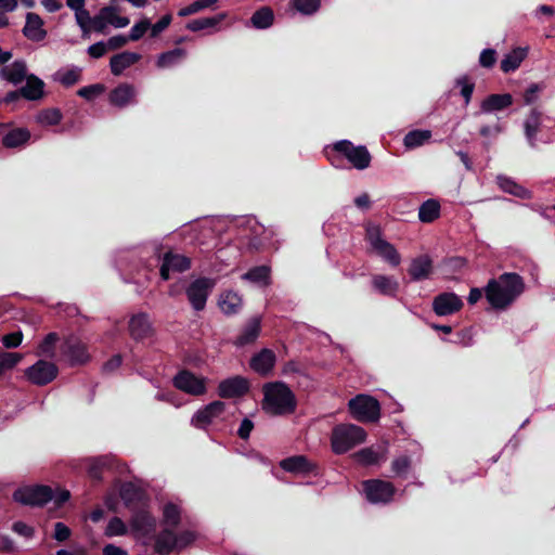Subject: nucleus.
Returning <instances> with one entry per match:
<instances>
[{"mask_svg": "<svg viewBox=\"0 0 555 555\" xmlns=\"http://www.w3.org/2000/svg\"><path fill=\"white\" fill-rule=\"evenodd\" d=\"M62 353L72 365L85 364L90 360L86 344L74 336L65 339L62 345Z\"/></svg>", "mask_w": 555, "mask_h": 555, "instance_id": "nucleus-14", "label": "nucleus"}, {"mask_svg": "<svg viewBox=\"0 0 555 555\" xmlns=\"http://www.w3.org/2000/svg\"><path fill=\"white\" fill-rule=\"evenodd\" d=\"M129 333L135 340H141L152 334V324L147 314L138 313L129 321Z\"/></svg>", "mask_w": 555, "mask_h": 555, "instance_id": "nucleus-24", "label": "nucleus"}, {"mask_svg": "<svg viewBox=\"0 0 555 555\" xmlns=\"http://www.w3.org/2000/svg\"><path fill=\"white\" fill-rule=\"evenodd\" d=\"M293 7L304 15H312L321 7L320 0H293Z\"/></svg>", "mask_w": 555, "mask_h": 555, "instance_id": "nucleus-50", "label": "nucleus"}, {"mask_svg": "<svg viewBox=\"0 0 555 555\" xmlns=\"http://www.w3.org/2000/svg\"><path fill=\"white\" fill-rule=\"evenodd\" d=\"M218 305L224 314L232 315L242 308V298L237 293L228 291L220 295Z\"/></svg>", "mask_w": 555, "mask_h": 555, "instance_id": "nucleus-35", "label": "nucleus"}, {"mask_svg": "<svg viewBox=\"0 0 555 555\" xmlns=\"http://www.w3.org/2000/svg\"><path fill=\"white\" fill-rule=\"evenodd\" d=\"M23 34L27 39L35 42L43 40L47 36V31L43 28L42 18L36 13H27Z\"/></svg>", "mask_w": 555, "mask_h": 555, "instance_id": "nucleus-21", "label": "nucleus"}, {"mask_svg": "<svg viewBox=\"0 0 555 555\" xmlns=\"http://www.w3.org/2000/svg\"><path fill=\"white\" fill-rule=\"evenodd\" d=\"M499 186L506 193H509L519 198H530L531 193L524 186L517 184L514 180L508 177L499 176L498 177Z\"/></svg>", "mask_w": 555, "mask_h": 555, "instance_id": "nucleus-39", "label": "nucleus"}, {"mask_svg": "<svg viewBox=\"0 0 555 555\" xmlns=\"http://www.w3.org/2000/svg\"><path fill=\"white\" fill-rule=\"evenodd\" d=\"M102 13L107 18V23L115 28H124L129 25L130 21L126 16H119L117 9L114 7H104Z\"/></svg>", "mask_w": 555, "mask_h": 555, "instance_id": "nucleus-48", "label": "nucleus"}, {"mask_svg": "<svg viewBox=\"0 0 555 555\" xmlns=\"http://www.w3.org/2000/svg\"><path fill=\"white\" fill-rule=\"evenodd\" d=\"M57 366L46 360H38L25 370L26 378L34 385L44 386L57 376Z\"/></svg>", "mask_w": 555, "mask_h": 555, "instance_id": "nucleus-12", "label": "nucleus"}, {"mask_svg": "<svg viewBox=\"0 0 555 555\" xmlns=\"http://www.w3.org/2000/svg\"><path fill=\"white\" fill-rule=\"evenodd\" d=\"M363 494L374 505H387L395 500L397 489L392 482L383 479H369L362 482Z\"/></svg>", "mask_w": 555, "mask_h": 555, "instance_id": "nucleus-6", "label": "nucleus"}, {"mask_svg": "<svg viewBox=\"0 0 555 555\" xmlns=\"http://www.w3.org/2000/svg\"><path fill=\"white\" fill-rule=\"evenodd\" d=\"M366 238L373 250L385 261L393 267L400 263L401 257L399 253L392 244L383 238L379 227L369 224L366 228Z\"/></svg>", "mask_w": 555, "mask_h": 555, "instance_id": "nucleus-8", "label": "nucleus"}, {"mask_svg": "<svg viewBox=\"0 0 555 555\" xmlns=\"http://www.w3.org/2000/svg\"><path fill=\"white\" fill-rule=\"evenodd\" d=\"M246 223L250 228L255 236V238L250 242V246L254 248H258L262 242L256 238L264 232V229L255 219H248Z\"/></svg>", "mask_w": 555, "mask_h": 555, "instance_id": "nucleus-60", "label": "nucleus"}, {"mask_svg": "<svg viewBox=\"0 0 555 555\" xmlns=\"http://www.w3.org/2000/svg\"><path fill=\"white\" fill-rule=\"evenodd\" d=\"M433 261L427 255L414 258L409 268V274L413 281H422L431 274Z\"/></svg>", "mask_w": 555, "mask_h": 555, "instance_id": "nucleus-28", "label": "nucleus"}, {"mask_svg": "<svg viewBox=\"0 0 555 555\" xmlns=\"http://www.w3.org/2000/svg\"><path fill=\"white\" fill-rule=\"evenodd\" d=\"M524 132L532 149L555 141V119L535 108L524 120Z\"/></svg>", "mask_w": 555, "mask_h": 555, "instance_id": "nucleus-3", "label": "nucleus"}, {"mask_svg": "<svg viewBox=\"0 0 555 555\" xmlns=\"http://www.w3.org/2000/svg\"><path fill=\"white\" fill-rule=\"evenodd\" d=\"M28 74L27 65L23 60H16L10 65H5L0 69V78L16 86L25 80Z\"/></svg>", "mask_w": 555, "mask_h": 555, "instance_id": "nucleus-20", "label": "nucleus"}, {"mask_svg": "<svg viewBox=\"0 0 555 555\" xmlns=\"http://www.w3.org/2000/svg\"><path fill=\"white\" fill-rule=\"evenodd\" d=\"M0 341L7 349L17 348L23 341V333L21 331H16L2 335Z\"/></svg>", "mask_w": 555, "mask_h": 555, "instance_id": "nucleus-56", "label": "nucleus"}, {"mask_svg": "<svg viewBox=\"0 0 555 555\" xmlns=\"http://www.w3.org/2000/svg\"><path fill=\"white\" fill-rule=\"evenodd\" d=\"M228 17L225 12H221L215 16L196 18L188 23L186 28L191 31H199L204 29H211L212 31L220 30V23Z\"/></svg>", "mask_w": 555, "mask_h": 555, "instance_id": "nucleus-31", "label": "nucleus"}, {"mask_svg": "<svg viewBox=\"0 0 555 555\" xmlns=\"http://www.w3.org/2000/svg\"><path fill=\"white\" fill-rule=\"evenodd\" d=\"M83 464L87 468L88 475L94 480H101L104 468L108 465V459L105 456L86 459Z\"/></svg>", "mask_w": 555, "mask_h": 555, "instance_id": "nucleus-43", "label": "nucleus"}, {"mask_svg": "<svg viewBox=\"0 0 555 555\" xmlns=\"http://www.w3.org/2000/svg\"><path fill=\"white\" fill-rule=\"evenodd\" d=\"M171 15L166 14L164 15L158 22L155 24H151V36L157 37L159 34H162L171 23Z\"/></svg>", "mask_w": 555, "mask_h": 555, "instance_id": "nucleus-61", "label": "nucleus"}, {"mask_svg": "<svg viewBox=\"0 0 555 555\" xmlns=\"http://www.w3.org/2000/svg\"><path fill=\"white\" fill-rule=\"evenodd\" d=\"M188 56V51L183 48H176L160 53L156 60V66L159 69H168L180 65Z\"/></svg>", "mask_w": 555, "mask_h": 555, "instance_id": "nucleus-30", "label": "nucleus"}, {"mask_svg": "<svg viewBox=\"0 0 555 555\" xmlns=\"http://www.w3.org/2000/svg\"><path fill=\"white\" fill-rule=\"evenodd\" d=\"M107 51L108 48L104 41H99L88 48V54L93 59L102 57Z\"/></svg>", "mask_w": 555, "mask_h": 555, "instance_id": "nucleus-64", "label": "nucleus"}, {"mask_svg": "<svg viewBox=\"0 0 555 555\" xmlns=\"http://www.w3.org/2000/svg\"><path fill=\"white\" fill-rule=\"evenodd\" d=\"M172 383L177 389L188 395L202 396L206 392V379L186 370L179 372Z\"/></svg>", "mask_w": 555, "mask_h": 555, "instance_id": "nucleus-13", "label": "nucleus"}, {"mask_svg": "<svg viewBox=\"0 0 555 555\" xmlns=\"http://www.w3.org/2000/svg\"><path fill=\"white\" fill-rule=\"evenodd\" d=\"M151 22L149 18H142L141 21L137 22L130 29L129 33V40L131 41H138L141 39L144 34L150 29Z\"/></svg>", "mask_w": 555, "mask_h": 555, "instance_id": "nucleus-54", "label": "nucleus"}, {"mask_svg": "<svg viewBox=\"0 0 555 555\" xmlns=\"http://www.w3.org/2000/svg\"><path fill=\"white\" fill-rule=\"evenodd\" d=\"M496 62V52L493 49H485L479 55V64L482 67L491 68Z\"/></svg>", "mask_w": 555, "mask_h": 555, "instance_id": "nucleus-59", "label": "nucleus"}, {"mask_svg": "<svg viewBox=\"0 0 555 555\" xmlns=\"http://www.w3.org/2000/svg\"><path fill=\"white\" fill-rule=\"evenodd\" d=\"M225 403L214 401L203 409H199L191 418V424L199 429H205L210 425L225 421Z\"/></svg>", "mask_w": 555, "mask_h": 555, "instance_id": "nucleus-9", "label": "nucleus"}, {"mask_svg": "<svg viewBox=\"0 0 555 555\" xmlns=\"http://www.w3.org/2000/svg\"><path fill=\"white\" fill-rule=\"evenodd\" d=\"M456 85L461 87V94L465 100V105H467L472 99L475 85L469 81L467 76H462L456 79Z\"/></svg>", "mask_w": 555, "mask_h": 555, "instance_id": "nucleus-57", "label": "nucleus"}, {"mask_svg": "<svg viewBox=\"0 0 555 555\" xmlns=\"http://www.w3.org/2000/svg\"><path fill=\"white\" fill-rule=\"evenodd\" d=\"M331 164L336 168H344V157L358 170L366 169L371 164V154L364 145H353L348 140H341L333 144L326 152Z\"/></svg>", "mask_w": 555, "mask_h": 555, "instance_id": "nucleus-4", "label": "nucleus"}, {"mask_svg": "<svg viewBox=\"0 0 555 555\" xmlns=\"http://www.w3.org/2000/svg\"><path fill=\"white\" fill-rule=\"evenodd\" d=\"M528 48H515L504 55L501 61V69L504 73L515 72L527 57Z\"/></svg>", "mask_w": 555, "mask_h": 555, "instance_id": "nucleus-33", "label": "nucleus"}, {"mask_svg": "<svg viewBox=\"0 0 555 555\" xmlns=\"http://www.w3.org/2000/svg\"><path fill=\"white\" fill-rule=\"evenodd\" d=\"M366 431L354 424L343 423L334 426L331 434V448L335 454H345L366 440Z\"/></svg>", "mask_w": 555, "mask_h": 555, "instance_id": "nucleus-5", "label": "nucleus"}, {"mask_svg": "<svg viewBox=\"0 0 555 555\" xmlns=\"http://www.w3.org/2000/svg\"><path fill=\"white\" fill-rule=\"evenodd\" d=\"M119 494L126 505L131 504L132 502L139 500L141 496V492L138 487L131 482L122 483L119 489Z\"/></svg>", "mask_w": 555, "mask_h": 555, "instance_id": "nucleus-51", "label": "nucleus"}, {"mask_svg": "<svg viewBox=\"0 0 555 555\" xmlns=\"http://www.w3.org/2000/svg\"><path fill=\"white\" fill-rule=\"evenodd\" d=\"M525 291L522 278L517 273H503L490 280L486 286V298L499 310L509 307Z\"/></svg>", "mask_w": 555, "mask_h": 555, "instance_id": "nucleus-1", "label": "nucleus"}, {"mask_svg": "<svg viewBox=\"0 0 555 555\" xmlns=\"http://www.w3.org/2000/svg\"><path fill=\"white\" fill-rule=\"evenodd\" d=\"M242 279L260 286H267L270 283V268L267 266L253 268L244 273Z\"/></svg>", "mask_w": 555, "mask_h": 555, "instance_id": "nucleus-41", "label": "nucleus"}, {"mask_svg": "<svg viewBox=\"0 0 555 555\" xmlns=\"http://www.w3.org/2000/svg\"><path fill=\"white\" fill-rule=\"evenodd\" d=\"M248 382L241 376H234L222 380L218 386V395L221 398H235L248 391Z\"/></svg>", "mask_w": 555, "mask_h": 555, "instance_id": "nucleus-19", "label": "nucleus"}, {"mask_svg": "<svg viewBox=\"0 0 555 555\" xmlns=\"http://www.w3.org/2000/svg\"><path fill=\"white\" fill-rule=\"evenodd\" d=\"M216 3H217V0H196V1L192 2L190 5L182 8L179 11L178 15L182 16V17L189 16V15L195 14L199 11H203L209 7H212Z\"/></svg>", "mask_w": 555, "mask_h": 555, "instance_id": "nucleus-52", "label": "nucleus"}, {"mask_svg": "<svg viewBox=\"0 0 555 555\" xmlns=\"http://www.w3.org/2000/svg\"><path fill=\"white\" fill-rule=\"evenodd\" d=\"M163 516L167 526L176 527L180 521L181 508L178 504L168 502L164 505Z\"/></svg>", "mask_w": 555, "mask_h": 555, "instance_id": "nucleus-47", "label": "nucleus"}, {"mask_svg": "<svg viewBox=\"0 0 555 555\" xmlns=\"http://www.w3.org/2000/svg\"><path fill=\"white\" fill-rule=\"evenodd\" d=\"M262 410L269 415L291 414L296 409V398L291 388L282 382L267 383L262 387Z\"/></svg>", "mask_w": 555, "mask_h": 555, "instance_id": "nucleus-2", "label": "nucleus"}, {"mask_svg": "<svg viewBox=\"0 0 555 555\" xmlns=\"http://www.w3.org/2000/svg\"><path fill=\"white\" fill-rule=\"evenodd\" d=\"M513 104V96L509 93L491 94L487 96L480 105V112L490 114L502 111Z\"/></svg>", "mask_w": 555, "mask_h": 555, "instance_id": "nucleus-29", "label": "nucleus"}, {"mask_svg": "<svg viewBox=\"0 0 555 555\" xmlns=\"http://www.w3.org/2000/svg\"><path fill=\"white\" fill-rule=\"evenodd\" d=\"M0 138L8 149L23 146L30 139V132L26 128H10L0 124Z\"/></svg>", "mask_w": 555, "mask_h": 555, "instance_id": "nucleus-18", "label": "nucleus"}, {"mask_svg": "<svg viewBox=\"0 0 555 555\" xmlns=\"http://www.w3.org/2000/svg\"><path fill=\"white\" fill-rule=\"evenodd\" d=\"M273 22L274 12L270 7L259 8L249 20V24L256 29H268L273 25Z\"/></svg>", "mask_w": 555, "mask_h": 555, "instance_id": "nucleus-36", "label": "nucleus"}, {"mask_svg": "<svg viewBox=\"0 0 555 555\" xmlns=\"http://www.w3.org/2000/svg\"><path fill=\"white\" fill-rule=\"evenodd\" d=\"M59 340L56 333L48 334L38 347V356H44L48 358L54 357L55 344Z\"/></svg>", "mask_w": 555, "mask_h": 555, "instance_id": "nucleus-49", "label": "nucleus"}, {"mask_svg": "<svg viewBox=\"0 0 555 555\" xmlns=\"http://www.w3.org/2000/svg\"><path fill=\"white\" fill-rule=\"evenodd\" d=\"M13 498L24 505H43L52 501V489L47 486L24 487L16 490Z\"/></svg>", "mask_w": 555, "mask_h": 555, "instance_id": "nucleus-11", "label": "nucleus"}, {"mask_svg": "<svg viewBox=\"0 0 555 555\" xmlns=\"http://www.w3.org/2000/svg\"><path fill=\"white\" fill-rule=\"evenodd\" d=\"M411 468V460L406 455L396 457L391 463V469L397 476H405Z\"/></svg>", "mask_w": 555, "mask_h": 555, "instance_id": "nucleus-55", "label": "nucleus"}, {"mask_svg": "<svg viewBox=\"0 0 555 555\" xmlns=\"http://www.w3.org/2000/svg\"><path fill=\"white\" fill-rule=\"evenodd\" d=\"M127 532L125 522L118 518L113 517L105 529V535L108 538L124 535Z\"/></svg>", "mask_w": 555, "mask_h": 555, "instance_id": "nucleus-53", "label": "nucleus"}, {"mask_svg": "<svg viewBox=\"0 0 555 555\" xmlns=\"http://www.w3.org/2000/svg\"><path fill=\"white\" fill-rule=\"evenodd\" d=\"M62 120V113L57 108H49L36 115V121L41 126H54Z\"/></svg>", "mask_w": 555, "mask_h": 555, "instance_id": "nucleus-46", "label": "nucleus"}, {"mask_svg": "<svg viewBox=\"0 0 555 555\" xmlns=\"http://www.w3.org/2000/svg\"><path fill=\"white\" fill-rule=\"evenodd\" d=\"M430 138L431 131L428 129L412 130L404 135L403 145L408 150H414L429 142Z\"/></svg>", "mask_w": 555, "mask_h": 555, "instance_id": "nucleus-37", "label": "nucleus"}, {"mask_svg": "<svg viewBox=\"0 0 555 555\" xmlns=\"http://www.w3.org/2000/svg\"><path fill=\"white\" fill-rule=\"evenodd\" d=\"M440 216V204L436 199L425 201L418 209V219L422 222L429 223Z\"/></svg>", "mask_w": 555, "mask_h": 555, "instance_id": "nucleus-40", "label": "nucleus"}, {"mask_svg": "<svg viewBox=\"0 0 555 555\" xmlns=\"http://www.w3.org/2000/svg\"><path fill=\"white\" fill-rule=\"evenodd\" d=\"M373 288L385 296H396L399 283L398 281L388 275L376 274L372 278Z\"/></svg>", "mask_w": 555, "mask_h": 555, "instance_id": "nucleus-34", "label": "nucleus"}, {"mask_svg": "<svg viewBox=\"0 0 555 555\" xmlns=\"http://www.w3.org/2000/svg\"><path fill=\"white\" fill-rule=\"evenodd\" d=\"M275 353L270 349H262L250 359V367L260 375L269 374L275 364Z\"/></svg>", "mask_w": 555, "mask_h": 555, "instance_id": "nucleus-22", "label": "nucleus"}, {"mask_svg": "<svg viewBox=\"0 0 555 555\" xmlns=\"http://www.w3.org/2000/svg\"><path fill=\"white\" fill-rule=\"evenodd\" d=\"M23 359V353L0 351V379L5 372L13 370Z\"/></svg>", "mask_w": 555, "mask_h": 555, "instance_id": "nucleus-44", "label": "nucleus"}, {"mask_svg": "<svg viewBox=\"0 0 555 555\" xmlns=\"http://www.w3.org/2000/svg\"><path fill=\"white\" fill-rule=\"evenodd\" d=\"M26 85L21 88L23 98L29 101H37L43 95L44 82L34 74H30L26 79Z\"/></svg>", "mask_w": 555, "mask_h": 555, "instance_id": "nucleus-32", "label": "nucleus"}, {"mask_svg": "<svg viewBox=\"0 0 555 555\" xmlns=\"http://www.w3.org/2000/svg\"><path fill=\"white\" fill-rule=\"evenodd\" d=\"M261 328V320L259 317H253L248 320L241 333L236 337L234 344L238 347L253 344L259 336Z\"/></svg>", "mask_w": 555, "mask_h": 555, "instance_id": "nucleus-26", "label": "nucleus"}, {"mask_svg": "<svg viewBox=\"0 0 555 555\" xmlns=\"http://www.w3.org/2000/svg\"><path fill=\"white\" fill-rule=\"evenodd\" d=\"M141 55L135 52L125 51L111 57L109 67L115 76H119L125 69L139 62Z\"/></svg>", "mask_w": 555, "mask_h": 555, "instance_id": "nucleus-27", "label": "nucleus"}, {"mask_svg": "<svg viewBox=\"0 0 555 555\" xmlns=\"http://www.w3.org/2000/svg\"><path fill=\"white\" fill-rule=\"evenodd\" d=\"M179 544L177 537L171 531L162 532L155 543V548L158 553H169Z\"/></svg>", "mask_w": 555, "mask_h": 555, "instance_id": "nucleus-45", "label": "nucleus"}, {"mask_svg": "<svg viewBox=\"0 0 555 555\" xmlns=\"http://www.w3.org/2000/svg\"><path fill=\"white\" fill-rule=\"evenodd\" d=\"M215 282L207 278H201L193 281L185 293L192 308L201 311L205 308L207 298L214 288Z\"/></svg>", "mask_w": 555, "mask_h": 555, "instance_id": "nucleus-10", "label": "nucleus"}, {"mask_svg": "<svg viewBox=\"0 0 555 555\" xmlns=\"http://www.w3.org/2000/svg\"><path fill=\"white\" fill-rule=\"evenodd\" d=\"M190 267L191 260L189 257L181 254L167 253L160 267V276L167 281L171 273L186 271Z\"/></svg>", "mask_w": 555, "mask_h": 555, "instance_id": "nucleus-16", "label": "nucleus"}, {"mask_svg": "<svg viewBox=\"0 0 555 555\" xmlns=\"http://www.w3.org/2000/svg\"><path fill=\"white\" fill-rule=\"evenodd\" d=\"M155 399L157 401L168 402L175 408H180L182 405V402L178 399L177 395L171 391H158L155 395Z\"/></svg>", "mask_w": 555, "mask_h": 555, "instance_id": "nucleus-62", "label": "nucleus"}, {"mask_svg": "<svg viewBox=\"0 0 555 555\" xmlns=\"http://www.w3.org/2000/svg\"><path fill=\"white\" fill-rule=\"evenodd\" d=\"M352 417L359 422L373 423L380 416V405L376 399L367 395H358L348 402Z\"/></svg>", "mask_w": 555, "mask_h": 555, "instance_id": "nucleus-7", "label": "nucleus"}, {"mask_svg": "<svg viewBox=\"0 0 555 555\" xmlns=\"http://www.w3.org/2000/svg\"><path fill=\"white\" fill-rule=\"evenodd\" d=\"M109 103L118 108H124L137 103V89L130 83H120L114 88L108 96Z\"/></svg>", "mask_w": 555, "mask_h": 555, "instance_id": "nucleus-17", "label": "nucleus"}, {"mask_svg": "<svg viewBox=\"0 0 555 555\" xmlns=\"http://www.w3.org/2000/svg\"><path fill=\"white\" fill-rule=\"evenodd\" d=\"M81 76V68L77 66H69L61 68L55 73V80L63 86L69 87L79 81Z\"/></svg>", "mask_w": 555, "mask_h": 555, "instance_id": "nucleus-42", "label": "nucleus"}, {"mask_svg": "<svg viewBox=\"0 0 555 555\" xmlns=\"http://www.w3.org/2000/svg\"><path fill=\"white\" fill-rule=\"evenodd\" d=\"M280 465L284 470L295 474L308 473L313 468L308 460L302 455L285 459L281 461Z\"/></svg>", "mask_w": 555, "mask_h": 555, "instance_id": "nucleus-38", "label": "nucleus"}, {"mask_svg": "<svg viewBox=\"0 0 555 555\" xmlns=\"http://www.w3.org/2000/svg\"><path fill=\"white\" fill-rule=\"evenodd\" d=\"M69 537H70V529L64 522H56L54 525L53 538L56 541L63 542V541L67 540Z\"/></svg>", "mask_w": 555, "mask_h": 555, "instance_id": "nucleus-63", "label": "nucleus"}, {"mask_svg": "<svg viewBox=\"0 0 555 555\" xmlns=\"http://www.w3.org/2000/svg\"><path fill=\"white\" fill-rule=\"evenodd\" d=\"M103 91L104 87L102 85H91L79 89L78 95L90 101L96 98Z\"/></svg>", "mask_w": 555, "mask_h": 555, "instance_id": "nucleus-58", "label": "nucleus"}, {"mask_svg": "<svg viewBox=\"0 0 555 555\" xmlns=\"http://www.w3.org/2000/svg\"><path fill=\"white\" fill-rule=\"evenodd\" d=\"M130 525L138 535H147L155 530L156 520L149 512L140 511L132 516Z\"/></svg>", "mask_w": 555, "mask_h": 555, "instance_id": "nucleus-25", "label": "nucleus"}, {"mask_svg": "<svg viewBox=\"0 0 555 555\" xmlns=\"http://www.w3.org/2000/svg\"><path fill=\"white\" fill-rule=\"evenodd\" d=\"M387 446L363 448L354 453V459L362 465L379 464L386 460Z\"/></svg>", "mask_w": 555, "mask_h": 555, "instance_id": "nucleus-23", "label": "nucleus"}, {"mask_svg": "<svg viewBox=\"0 0 555 555\" xmlns=\"http://www.w3.org/2000/svg\"><path fill=\"white\" fill-rule=\"evenodd\" d=\"M463 300L454 293H441L433 300V310L439 317L451 315L460 311Z\"/></svg>", "mask_w": 555, "mask_h": 555, "instance_id": "nucleus-15", "label": "nucleus"}]
</instances>
